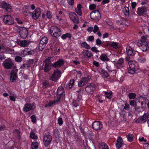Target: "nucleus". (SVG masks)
I'll list each match as a JSON object with an SVG mask.
<instances>
[{"label": "nucleus", "instance_id": "f257e3e1", "mask_svg": "<svg viewBox=\"0 0 149 149\" xmlns=\"http://www.w3.org/2000/svg\"><path fill=\"white\" fill-rule=\"evenodd\" d=\"M128 72L131 74H134L135 72L139 69L138 63L135 61H132L129 63Z\"/></svg>", "mask_w": 149, "mask_h": 149}, {"label": "nucleus", "instance_id": "f03ea898", "mask_svg": "<svg viewBox=\"0 0 149 149\" xmlns=\"http://www.w3.org/2000/svg\"><path fill=\"white\" fill-rule=\"evenodd\" d=\"M51 35L53 37H58L61 34V31L59 28L55 26H52L49 30Z\"/></svg>", "mask_w": 149, "mask_h": 149}, {"label": "nucleus", "instance_id": "7ed1b4c3", "mask_svg": "<svg viewBox=\"0 0 149 149\" xmlns=\"http://www.w3.org/2000/svg\"><path fill=\"white\" fill-rule=\"evenodd\" d=\"M2 65L4 68L7 69H11L12 68L16 67L11 59L10 58L5 60L3 62Z\"/></svg>", "mask_w": 149, "mask_h": 149}, {"label": "nucleus", "instance_id": "20e7f679", "mask_svg": "<svg viewBox=\"0 0 149 149\" xmlns=\"http://www.w3.org/2000/svg\"><path fill=\"white\" fill-rule=\"evenodd\" d=\"M90 16L91 19L96 21H98L101 18L100 14L98 10L91 12L90 14Z\"/></svg>", "mask_w": 149, "mask_h": 149}, {"label": "nucleus", "instance_id": "39448f33", "mask_svg": "<svg viewBox=\"0 0 149 149\" xmlns=\"http://www.w3.org/2000/svg\"><path fill=\"white\" fill-rule=\"evenodd\" d=\"M50 60L51 58L48 57L43 62V64L45 65L44 70L45 72H48L51 69V67L52 66V64Z\"/></svg>", "mask_w": 149, "mask_h": 149}, {"label": "nucleus", "instance_id": "423d86ee", "mask_svg": "<svg viewBox=\"0 0 149 149\" xmlns=\"http://www.w3.org/2000/svg\"><path fill=\"white\" fill-rule=\"evenodd\" d=\"M3 22L8 25H12L14 23L13 18L10 16L6 15L2 17Z\"/></svg>", "mask_w": 149, "mask_h": 149}, {"label": "nucleus", "instance_id": "0eeeda50", "mask_svg": "<svg viewBox=\"0 0 149 149\" xmlns=\"http://www.w3.org/2000/svg\"><path fill=\"white\" fill-rule=\"evenodd\" d=\"M61 75V73L59 70H54L53 74L50 78V79L56 82Z\"/></svg>", "mask_w": 149, "mask_h": 149}, {"label": "nucleus", "instance_id": "6e6552de", "mask_svg": "<svg viewBox=\"0 0 149 149\" xmlns=\"http://www.w3.org/2000/svg\"><path fill=\"white\" fill-rule=\"evenodd\" d=\"M148 8L145 6H142L139 7L137 10L136 13L139 16L144 15L146 13Z\"/></svg>", "mask_w": 149, "mask_h": 149}, {"label": "nucleus", "instance_id": "1a4fd4ad", "mask_svg": "<svg viewBox=\"0 0 149 149\" xmlns=\"http://www.w3.org/2000/svg\"><path fill=\"white\" fill-rule=\"evenodd\" d=\"M52 139V136L50 135H45L43 137V142L45 146L47 147L50 144Z\"/></svg>", "mask_w": 149, "mask_h": 149}, {"label": "nucleus", "instance_id": "9d476101", "mask_svg": "<svg viewBox=\"0 0 149 149\" xmlns=\"http://www.w3.org/2000/svg\"><path fill=\"white\" fill-rule=\"evenodd\" d=\"M0 7L6 10L8 12H11L12 8L10 4H7L4 1L0 2Z\"/></svg>", "mask_w": 149, "mask_h": 149}, {"label": "nucleus", "instance_id": "9b49d317", "mask_svg": "<svg viewBox=\"0 0 149 149\" xmlns=\"http://www.w3.org/2000/svg\"><path fill=\"white\" fill-rule=\"evenodd\" d=\"M92 127L95 130H100L102 128V123L100 121H95L92 124Z\"/></svg>", "mask_w": 149, "mask_h": 149}, {"label": "nucleus", "instance_id": "f8f14e48", "mask_svg": "<svg viewBox=\"0 0 149 149\" xmlns=\"http://www.w3.org/2000/svg\"><path fill=\"white\" fill-rule=\"evenodd\" d=\"M65 95L64 89L61 86L59 87L57 91V96L58 100H60L61 98H63Z\"/></svg>", "mask_w": 149, "mask_h": 149}, {"label": "nucleus", "instance_id": "ddd939ff", "mask_svg": "<svg viewBox=\"0 0 149 149\" xmlns=\"http://www.w3.org/2000/svg\"><path fill=\"white\" fill-rule=\"evenodd\" d=\"M69 16L70 19L74 23L77 24L79 22L78 17L75 13L72 12L70 13Z\"/></svg>", "mask_w": 149, "mask_h": 149}, {"label": "nucleus", "instance_id": "4468645a", "mask_svg": "<svg viewBox=\"0 0 149 149\" xmlns=\"http://www.w3.org/2000/svg\"><path fill=\"white\" fill-rule=\"evenodd\" d=\"M137 45L139 47H141V49L143 51H146L147 49L148 43L146 42H142L141 40H138Z\"/></svg>", "mask_w": 149, "mask_h": 149}, {"label": "nucleus", "instance_id": "2eb2a0df", "mask_svg": "<svg viewBox=\"0 0 149 149\" xmlns=\"http://www.w3.org/2000/svg\"><path fill=\"white\" fill-rule=\"evenodd\" d=\"M95 90V87L93 83H91L86 86L85 88L86 91L88 94H92Z\"/></svg>", "mask_w": 149, "mask_h": 149}, {"label": "nucleus", "instance_id": "dca6fc26", "mask_svg": "<svg viewBox=\"0 0 149 149\" xmlns=\"http://www.w3.org/2000/svg\"><path fill=\"white\" fill-rule=\"evenodd\" d=\"M28 32L27 29L24 27H23L19 34L20 36L23 39H25L27 37Z\"/></svg>", "mask_w": 149, "mask_h": 149}, {"label": "nucleus", "instance_id": "f3484780", "mask_svg": "<svg viewBox=\"0 0 149 149\" xmlns=\"http://www.w3.org/2000/svg\"><path fill=\"white\" fill-rule=\"evenodd\" d=\"M64 61L62 59H60L57 62L52 64V66L56 68H58L63 65L64 64Z\"/></svg>", "mask_w": 149, "mask_h": 149}, {"label": "nucleus", "instance_id": "a211bd4d", "mask_svg": "<svg viewBox=\"0 0 149 149\" xmlns=\"http://www.w3.org/2000/svg\"><path fill=\"white\" fill-rule=\"evenodd\" d=\"M40 9L39 8H37L32 13V17L34 19H36L40 16Z\"/></svg>", "mask_w": 149, "mask_h": 149}, {"label": "nucleus", "instance_id": "6ab92c4d", "mask_svg": "<svg viewBox=\"0 0 149 149\" xmlns=\"http://www.w3.org/2000/svg\"><path fill=\"white\" fill-rule=\"evenodd\" d=\"M35 53V51L33 50H31L29 48H26L23 50L21 52V56L22 54L24 55H32Z\"/></svg>", "mask_w": 149, "mask_h": 149}, {"label": "nucleus", "instance_id": "aec40b11", "mask_svg": "<svg viewBox=\"0 0 149 149\" xmlns=\"http://www.w3.org/2000/svg\"><path fill=\"white\" fill-rule=\"evenodd\" d=\"M88 82V79L85 77L81 79L79 82L78 86L79 87H82L86 85Z\"/></svg>", "mask_w": 149, "mask_h": 149}, {"label": "nucleus", "instance_id": "412c9836", "mask_svg": "<svg viewBox=\"0 0 149 149\" xmlns=\"http://www.w3.org/2000/svg\"><path fill=\"white\" fill-rule=\"evenodd\" d=\"M126 52L128 56H133L135 54L134 52L133 51L132 48L129 46H127L126 47Z\"/></svg>", "mask_w": 149, "mask_h": 149}, {"label": "nucleus", "instance_id": "4be33fe9", "mask_svg": "<svg viewBox=\"0 0 149 149\" xmlns=\"http://www.w3.org/2000/svg\"><path fill=\"white\" fill-rule=\"evenodd\" d=\"M99 30V27L96 25H95L93 28V27L90 26L88 27L87 29V30L88 32H91L93 31L94 33H95Z\"/></svg>", "mask_w": 149, "mask_h": 149}, {"label": "nucleus", "instance_id": "5701e85b", "mask_svg": "<svg viewBox=\"0 0 149 149\" xmlns=\"http://www.w3.org/2000/svg\"><path fill=\"white\" fill-rule=\"evenodd\" d=\"M29 43V41L24 40L19 41L18 42V44L20 46L25 47L28 46Z\"/></svg>", "mask_w": 149, "mask_h": 149}, {"label": "nucleus", "instance_id": "b1692460", "mask_svg": "<svg viewBox=\"0 0 149 149\" xmlns=\"http://www.w3.org/2000/svg\"><path fill=\"white\" fill-rule=\"evenodd\" d=\"M33 108V107L31 104L27 103L24 105V107L23 108V110L25 112H28L30 111Z\"/></svg>", "mask_w": 149, "mask_h": 149}, {"label": "nucleus", "instance_id": "393cba45", "mask_svg": "<svg viewBox=\"0 0 149 149\" xmlns=\"http://www.w3.org/2000/svg\"><path fill=\"white\" fill-rule=\"evenodd\" d=\"M82 54L84 56H86L88 58H90L93 56V54L90 51L87 50H84L82 52Z\"/></svg>", "mask_w": 149, "mask_h": 149}, {"label": "nucleus", "instance_id": "a878e982", "mask_svg": "<svg viewBox=\"0 0 149 149\" xmlns=\"http://www.w3.org/2000/svg\"><path fill=\"white\" fill-rule=\"evenodd\" d=\"M81 7V5L79 4L77 5V7L75 9V12L79 16H81L82 15Z\"/></svg>", "mask_w": 149, "mask_h": 149}, {"label": "nucleus", "instance_id": "bb28decb", "mask_svg": "<svg viewBox=\"0 0 149 149\" xmlns=\"http://www.w3.org/2000/svg\"><path fill=\"white\" fill-rule=\"evenodd\" d=\"M17 77V74L16 72L14 71H12L11 72L10 79L12 82H13L15 80Z\"/></svg>", "mask_w": 149, "mask_h": 149}, {"label": "nucleus", "instance_id": "cd10ccee", "mask_svg": "<svg viewBox=\"0 0 149 149\" xmlns=\"http://www.w3.org/2000/svg\"><path fill=\"white\" fill-rule=\"evenodd\" d=\"M22 10L24 14L26 15H27L28 13H31L28 11V7L26 6H23L22 7Z\"/></svg>", "mask_w": 149, "mask_h": 149}, {"label": "nucleus", "instance_id": "c85d7f7f", "mask_svg": "<svg viewBox=\"0 0 149 149\" xmlns=\"http://www.w3.org/2000/svg\"><path fill=\"white\" fill-rule=\"evenodd\" d=\"M59 101L58 100H56L53 102H49L48 104L45 105V106L47 107H51L55 105L56 103L59 102Z\"/></svg>", "mask_w": 149, "mask_h": 149}, {"label": "nucleus", "instance_id": "c756f323", "mask_svg": "<svg viewBox=\"0 0 149 149\" xmlns=\"http://www.w3.org/2000/svg\"><path fill=\"white\" fill-rule=\"evenodd\" d=\"M100 59L103 61H109V59L107 57V56L104 54H102L100 57Z\"/></svg>", "mask_w": 149, "mask_h": 149}, {"label": "nucleus", "instance_id": "7c9ffc66", "mask_svg": "<svg viewBox=\"0 0 149 149\" xmlns=\"http://www.w3.org/2000/svg\"><path fill=\"white\" fill-rule=\"evenodd\" d=\"M99 146L102 149H109L108 146L104 142H101L99 144Z\"/></svg>", "mask_w": 149, "mask_h": 149}, {"label": "nucleus", "instance_id": "2f4dec72", "mask_svg": "<svg viewBox=\"0 0 149 149\" xmlns=\"http://www.w3.org/2000/svg\"><path fill=\"white\" fill-rule=\"evenodd\" d=\"M48 40L47 38L46 37H43L40 40V42L46 45L47 44Z\"/></svg>", "mask_w": 149, "mask_h": 149}, {"label": "nucleus", "instance_id": "473e14b6", "mask_svg": "<svg viewBox=\"0 0 149 149\" xmlns=\"http://www.w3.org/2000/svg\"><path fill=\"white\" fill-rule=\"evenodd\" d=\"M81 46L83 47L86 49H90L91 47L86 42H82L81 44Z\"/></svg>", "mask_w": 149, "mask_h": 149}, {"label": "nucleus", "instance_id": "72a5a7b5", "mask_svg": "<svg viewBox=\"0 0 149 149\" xmlns=\"http://www.w3.org/2000/svg\"><path fill=\"white\" fill-rule=\"evenodd\" d=\"M74 80L72 79H71L69 83L67 85V86H68L69 88H72L74 85Z\"/></svg>", "mask_w": 149, "mask_h": 149}, {"label": "nucleus", "instance_id": "f704fd0d", "mask_svg": "<svg viewBox=\"0 0 149 149\" xmlns=\"http://www.w3.org/2000/svg\"><path fill=\"white\" fill-rule=\"evenodd\" d=\"M22 28L23 27H21L17 25H15L14 26L13 29L15 31L19 33Z\"/></svg>", "mask_w": 149, "mask_h": 149}, {"label": "nucleus", "instance_id": "c9c22d12", "mask_svg": "<svg viewBox=\"0 0 149 149\" xmlns=\"http://www.w3.org/2000/svg\"><path fill=\"white\" fill-rule=\"evenodd\" d=\"M123 11L126 16L129 15V9L128 7H124L123 9Z\"/></svg>", "mask_w": 149, "mask_h": 149}, {"label": "nucleus", "instance_id": "e433bc0d", "mask_svg": "<svg viewBox=\"0 0 149 149\" xmlns=\"http://www.w3.org/2000/svg\"><path fill=\"white\" fill-rule=\"evenodd\" d=\"M126 20L123 18H121L119 20H117V22L118 25H121L125 24V21Z\"/></svg>", "mask_w": 149, "mask_h": 149}, {"label": "nucleus", "instance_id": "4c0bfd02", "mask_svg": "<svg viewBox=\"0 0 149 149\" xmlns=\"http://www.w3.org/2000/svg\"><path fill=\"white\" fill-rule=\"evenodd\" d=\"M71 34L68 33H67L66 34H63L61 36V38L63 39H65L67 37H68V38H71Z\"/></svg>", "mask_w": 149, "mask_h": 149}, {"label": "nucleus", "instance_id": "58836bf2", "mask_svg": "<svg viewBox=\"0 0 149 149\" xmlns=\"http://www.w3.org/2000/svg\"><path fill=\"white\" fill-rule=\"evenodd\" d=\"M46 45L43 43H41V42H40L39 45L38 49L39 50L42 51L45 48Z\"/></svg>", "mask_w": 149, "mask_h": 149}, {"label": "nucleus", "instance_id": "ea45409f", "mask_svg": "<svg viewBox=\"0 0 149 149\" xmlns=\"http://www.w3.org/2000/svg\"><path fill=\"white\" fill-rule=\"evenodd\" d=\"M149 115V113H144L143 116L141 117L143 120L144 121H146V120L148 118Z\"/></svg>", "mask_w": 149, "mask_h": 149}, {"label": "nucleus", "instance_id": "a19ab883", "mask_svg": "<svg viewBox=\"0 0 149 149\" xmlns=\"http://www.w3.org/2000/svg\"><path fill=\"white\" fill-rule=\"evenodd\" d=\"M104 93L106 96V97L108 98V99H110L111 98V95L112 94V92H110L109 93H108L107 92L105 91L104 92Z\"/></svg>", "mask_w": 149, "mask_h": 149}, {"label": "nucleus", "instance_id": "79ce46f5", "mask_svg": "<svg viewBox=\"0 0 149 149\" xmlns=\"http://www.w3.org/2000/svg\"><path fill=\"white\" fill-rule=\"evenodd\" d=\"M136 96V95L134 93H129L128 94V97L130 99H134Z\"/></svg>", "mask_w": 149, "mask_h": 149}, {"label": "nucleus", "instance_id": "37998d69", "mask_svg": "<svg viewBox=\"0 0 149 149\" xmlns=\"http://www.w3.org/2000/svg\"><path fill=\"white\" fill-rule=\"evenodd\" d=\"M128 140L130 142H131L133 141L132 134H129L127 136Z\"/></svg>", "mask_w": 149, "mask_h": 149}, {"label": "nucleus", "instance_id": "c03bdc74", "mask_svg": "<svg viewBox=\"0 0 149 149\" xmlns=\"http://www.w3.org/2000/svg\"><path fill=\"white\" fill-rule=\"evenodd\" d=\"M111 46L115 49L119 47L118 43L116 42H113L111 44Z\"/></svg>", "mask_w": 149, "mask_h": 149}, {"label": "nucleus", "instance_id": "a18cd8bd", "mask_svg": "<svg viewBox=\"0 0 149 149\" xmlns=\"http://www.w3.org/2000/svg\"><path fill=\"white\" fill-rule=\"evenodd\" d=\"M138 61L140 63H144L146 62V60L145 58H143L140 57L138 58Z\"/></svg>", "mask_w": 149, "mask_h": 149}, {"label": "nucleus", "instance_id": "49530a36", "mask_svg": "<svg viewBox=\"0 0 149 149\" xmlns=\"http://www.w3.org/2000/svg\"><path fill=\"white\" fill-rule=\"evenodd\" d=\"M145 101H143V102H141V105L142 106L141 107V109H142V110H143L144 109L145 107L146 106V99H145Z\"/></svg>", "mask_w": 149, "mask_h": 149}, {"label": "nucleus", "instance_id": "de8ad7c7", "mask_svg": "<svg viewBox=\"0 0 149 149\" xmlns=\"http://www.w3.org/2000/svg\"><path fill=\"white\" fill-rule=\"evenodd\" d=\"M146 122V121H144L142 119L141 117L139 118L136 121V122L138 123H143Z\"/></svg>", "mask_w": 149, "mask_h": 149}, {"label": "nucleus", "instance_id": "09e8293b", "mask_svg": "<svg viewBox=\"0 0 149 149\" xmlns=\"http://www.w3.org/2000/svg\"><path fill=\"white\" fill-rule=\"evenodd\" d=\"M15 61L17 62H20L22 60V58L20 56H17L15 58Z\"/></svg>", "mask_w": 149, "mask_h": 149}, {"label": "nucleus", "instance_id": "8fccbe9b", "mask_svg": "<svg viewBox=\"0 0 149 149\" xmlns=\"http://www.w3.org/2000/svg\"><path fill=\"white\" fill-rule=\"evenodd\" d=\"M96 43L97 45L100 46L103 43V42L99 38H97L96 40Z\"/></svg>", "mask_w": 149, "mask_h": 149}, {"label": "nucleus", "instance_id": "3c124183", "mask_svg": "<svg viewBox=\"0 0 149 149\" xmlns=\"http://www.w3.org/2000/svg\"><path fill=\"white\" fill-rule=\"evenodd\" d=\"M31 146L37 149L38 147V143L36 142H34L32 143Z\"/></svg>", "mask_w": 149, "mask_h": 149}, {"label": "nucleus", "instance_id": "603ef678", "mask_svg": "<svg viewBox=\"0 0 149 149\" xmlns=\"http://www.w3.org/2000/svg\"><path fill=\"white\" fill-rule=\"evenodd\" d=\"M30 137L32 139H36L37 138V136L33 132H31L30 133Z\"/></svg>", "mask_w": 149, "mask_h": 149}, {"label": "nucleus", "instance_id": "864d4df0", "mask_svg": "<svg viewBox=\"0 0 149 149\" xmlns=\"http://www.w3.org/2000/svg\"><path fill=\"white\" fill-rule=\"evenodd\" d=\"M124 59L122 58H119L117 61V64L119 65H121L124 62Z\"/></svg>", "mask_w": 149, "mask_h": 149}, {"label": "nucleus", "instance_id": "5fc2aeb1", "mask_svg": "<svg viewBox=\"0 0 149 149\" xmlns=\"http://www.w3.org/2000/svg\"><path fill=\"white\" fill-rule=\"evenodd\" d=\"M54 134L57 137H59L60 136V133L57 129H56L54 131Z\"/></svg>", "mask_w": 149, "mask_h": 149}, {"label": "nucleus", "instance_id": "6e6d98bb", "mask_svg": "<svg viewBox=\"0 0 149 149\" xmlns=\"http://www.w3.org/2000/svg\"><path fill=\"white\" fill-rule=\"evenodd\" d=\"M96 5L94 4H92L90 5L89 8L90 10H92L94 9L96 7Z\"/></svg>", "mask_w": 149, "mask_h": 149}, {"label": "nucleus", "instance_id": "4d7b16f0", "mask_svg": "<svg viewBox=\"0 0 149 149\" xmlns=\"http://www.w3.org/2000/svg\"><path fill=\"white\" fill-rule=\"evenodd\" d=\"M29 67L28 65L26 64H24L22 65H21L20 68L22 69H25L26 68H28Z\"/></svg>", "mask_w": 149, "mask_h": 149}, {"label": "nucleus", "instance_id": "13d9d810", "mask_svg": "<svg viewBox=\"0 0 149 149\" xmlns=\"http://www.w3.org/2000/svg\"><path fill=\"white\" fill-rule=\"evenodd\" d=\"M130 56H128L127 55V56H126L125 57V59L126 61L128 62V63L132 61H133L132 60V59L130 57Z\"/></svg>", "mask_w": 149, "mask_h": 149}, {"label": "nucleus", "instance_id": "bf43d9fd", "mask_svg": "<svg viewBox=\"0 0 149 149\" xmlns=\"http://www.w3.org/2000/svg\"><path fill=\"white\" fill-rule=\"evenodd\" d=\"M136 102L134 100H131L130 102V104L132 106H136Z\"/></svg>", "mask_w": 149, "mask_h": 149}, {"label": "nucleus", "instance_id": "052dcab7", "mask_svg": "<svg viewBox=\"0 0 149 149\" xmlns=\"http://www.w3.org/2000/svg\"><path fill=\"white\" fill-rule=\"evenodd\" d=\"M147 36H142L141 37V39L139 40H141L142 42H146V39Z\"/></svg>", "mask_w": 149, "mask_h": 149}, {"label": "nucleus", "instance_id": "680f3d73", "mask_svg": "<svg viewBox=\"0 0 149 149\" xmlns=\"http://www.w3.org/2000/svg\"><path fill=\"white\" fill-rule=\"evenodd\" d=\"M78 102V101L76 100H73L72 104L74 107H76L78 106V104L77 103Z\"/></svg>", "mask_w": 149, "mask_h": 149}, {"label": "nucleus", "instance_id": "e2e57ef3", "mask_svg": "<svg viewBox=\"0 0 149 149\" xmlns=\"http://www.w3.org/2000/svg\"><path fill=\"white\" fill-rule=\"evenodd\" d=\"M46 15L47 17L49 19H50L52 18V15L51 13L49 11H47V13Z\"/></svg>", "mask_w": 149, "mask_h": 149}, {"label": "nucleus", "instance_id": "0e129e2a", "mask_svg": "<svg viewBox=\"0 0 149 149\" xmlns=\"http://www.w3.org/2000/svg\"><path fill=\"white\" fill-rule=\"evenodd\" d=\"M123 143H117L116 144V147L118 149L120 148L122 146Z\"/></svg>", "mask_w": 149, "mask_h": 149}, {"label": "nucleus", "instance_id": "69168bd1", "mask_svg": "<svg viewBox=\"0 0 149 149\" xmlns=\"http://www.w3.org/2000/svg\"><path fill=\"white\" fill-rule=\"evenodd\" d=\"M31 119L33 123H35L36 121V118L35 115H32L31 116Z\"/></svg>", "mask_w": 149, "mask_h": 149}, {"label": "nucleus", "instance_id": "338daca9", "mask_svg": "<svg viewBox=\"0 0 149 149\" xmlns=\"http://www.w3.org/2000/svg\"><path fill=\"white\" fill-rule=\"evenodd\" d=\"M58 122L59 125H62L63 123V121L61 118L59 117L58 120Z\"/></svg>", "mask_w": 149, "mask_h": 149}, {"label": "nucleus", "instance_id": "774afa93", "mask_svg": "<svg viewBox=\"0 0 149 149\" xmlns=\"http://www.w3.org/2000/svg\"><path fill=\"white\" fill-rule=\"evenodd\" d=\"M143 147L144 149H149V142L144 144Z\"/></svg>", "mask_w": 149, "mask_h": 149}]
</instances>
